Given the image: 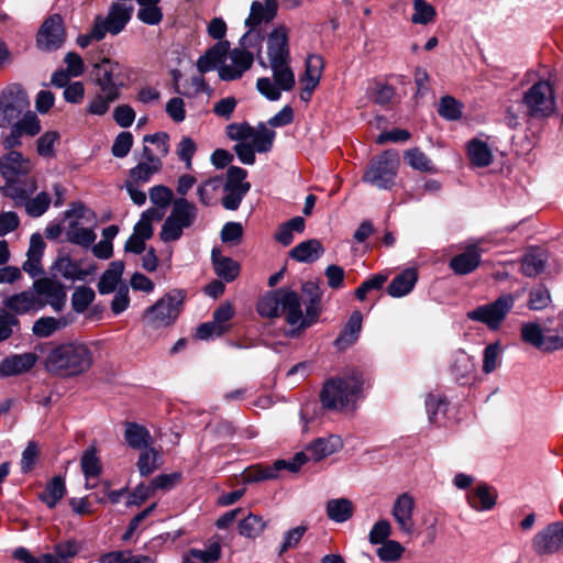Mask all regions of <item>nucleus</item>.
I'll list each match as a JSON object with an SVG mask.
<instances>
[{
  "label": "nucleus",
  "mask_w": 563,
  "mask_h": 563,
  "mask_svg": "<svg viewBox=\"0 0 563 563\" xmlns=\"http://www.w3.org/2000/svg\"><path fill=\"white\" fill-rule=\"evenodd\" d=\"M302 291L309 295L306 313H302L298 294L289 288H279L262 296L257 302V312L265 318L284 316L286 322L295 327L288 332L289 336H296L300 331L312 325L320 313V291L313 283L302 285Z\"/></svg>",
  "instance_id": "f257e3e1"
},
{
  "label": "nucleus",
  "mask_w": 563,
  "mask_h": 563,
  "mask_svg": "<svg viewBox=\"0 0 563 563\" xmlns=\"http://www.w3.org/2000/svg\"><path fill=\"white\" fill-rule=\"evenodd\" d=\"M90 76L98 92L89 100L86 112L90 115L102 117L109 112L111 104L118 101L122 91L129 87L131 69L115 59L102 57L91 64Z\"/></svg>",
  "instance_id": "f03ea898"
},
{
  "label": "nucleus",
  "mask_w": 563,
  "mask_h": 563,
  "mask_svg": "<svg viewBox=\"0 0 563 563\" xmlns=\"http://www.w3.org/2000/svg\"><path fill=\"white\" fill-rule=\"evenodd\" d=\"M93 366V352L80 340L52 344L47 350L44 367L51 375L68 379L87 374Z\"/></svg>",
  "instance_id": "7ed1b4c3"
},
{
  "label": "nucleus",
  "mask_w": 563,
  "mask_h": 563,
  "mask_svg": "<svg viewBox=\"0 0 563 563\" xmlns=\"http://www.w3.org/2000/svg\"><path fill=\"white\" fill-rule=\"evenodd\" d=\"M364 383L363 374L358 369L327 379L319 394L322 408L332 411L353 410Z\"/></svg>",
  "instance_id": "20e7f679"
},
{
  "label": "nucleus",
  "mask_w": 563,
  "mask_h": 563,
  "mask_svg": "<svg viewBox=\"0 0 563 563\" xmlns=\"http://www.w3.org/2000/svg\"><path fill=\"white\" fill-rule=\"evenodd\" d=\"M198 217L195 203L186 198L173 201L170 213L164 220L159 231V239L164 243L176 242L181 239L184 231L191 228Z\"/></svg>",
  "instance_id": "39448f33"
},
{
  "label": "nucleus",
  "mask_w": 563,
  "mask_h": 563,
  "mask_svg": "<svg viewBox=\"0 0 563 563\" xmlns=\"http://www.w3.org/2000/svg\"><path fill=\"white\" fill-rule=\"evenodd\" d=\"M398 166L397 154L391 151H385L371 159L362 181L380 190H390L395 185Z\"/></svg>",
  "instance_id": "423d86ee"
},
{
  "label": "nucleus",
  "mask_w": 563,
  "mask_h": 563,
  "mask_svg": "<svg viewBox=\"0 0 563 563\" xmlns=\"http://www.w3.org/2000/svg\"><path fill=\"white\" fill-rule=\"evenodd\" d=\"M26 91L18 84L5 87L0 95V128H7L20 120L29 110Z\"/></svg>",
  "instance_id": "0eeeda50"
},
{
  "label": "nucleus",
  "mask_w": 563,
  "mask_h": 563,
  "mask_svg": "<svg viewBox=\"0 0 563 563\" xmlns=\"http://www.w3.org/2000/svg\"><path fill=\"white\" fill-rule=\"evenodd\" d=\"M515 296L512 294H504L490 303L478 306L468 311L466 317L472 321L482 322L489 330H498L505 321L507 314L514 308Z\"/></svg>",
  "instance_id": "6e6552de"
},
{
  "label": "nucleus",
  "mask_w": 563,
  "mask_h": 563,
  "mask_svg": "<svg viewBox=\"0 0 563 563\" xmlns=\"http://www.w3.org/2000/svg\"><path fill=\"white\" fill-rule=\"evenodd\" d=\"M289 63L269 64L274 81L268 77L257 79L256 87L258 91L268 100L276 101L280 98L282 91H290L295 87V75Z\"/></svg>",
  "instance_id": "1a4fd4ad"
},
{
  "label": "nucleus",
  "mask_w": 563,
  "mask_h": 563,
  "mask_svg": "<svg viewBox=\"0 0 563 563\" xmlns=\"http://www.w3.org/2000/svg\"><path fill=\"white\" fill-rule=\"evenodd\" d=\"M527 113L532 118H548L555 109V99L552 86L545 80L533 84L523 96Z\"/></svg>",
  "instance_id": "9d476101"
},
{
  "label": "nucleus",
  "mask_w": 563,
  "mask_h": 563,
  "mask_svg": "<svg viewBox=\"0 0 563 563\" xmlns=\"http://www.w3.org/2000/svg\"><path fill=\"white\" fill-rule=\"evenodd\" d=\"M183 300L181 291H170L146 309L144 319L155 328L169 325L177 319Z\"/></svg>",
  "instance_id": "9b49d317"
},
{
  "label": "nucleus",
  "mask_w": 563,
  "mask_h": 563,
  "mask_svg": "<svg viewBox=\"0 0 563 563\" xmlns=\"http://www.w3.org/2000/svg\"><path fill=\"white\" fill-rule=\"evenodd\" d=\"M303 454H295L290 460H277L273 464H257L245 471V479L249 482H261L276 479L282 471L296 473L301 467Z\"/></svg>",
  "instance_id": "f8f14e48"
},
{
  "label": "nucleus",
  "mask_w": 563,
  "mask_h": 563,
  "mask_svg": "<svg viewBox=\"0 0 563 563\" xmlns=\"http://www.w3.org/2000/svg\"><path fill=\"white\" fill-rule=\"evenodd\" d=\"M229 63L222 64L219 67V77L224 81H232L240 79L254 63L253 52L243 48L229 49L227 55Z\"/></svg>",
  "instance_id": "ddd939ff"
},
{
  "label": "nucleus",
  "mask_w": 563,
  "mask_h": 563,
  "mask_svg": "<svg viewBox=\"0 0 563 563\" xmlns=\"http://www.w3.org/2000/svg\"><path fill=\"white\" fill-rule=\"evenodd\" d=\"M66 33L59 14L48 16L37 33V46L47 52L58 49L65 42Z\"/></svg>",
  "instance_id": "4468645a"
},
{
  "label": "nucleus",
  "mask_w": 563,
  "mask_h": 563,
  "mask_svg": "<svg viewBox=\"0 0 563 563\" xmlns=\"http://www.w3.org/2000/svg\"><path fill=\"white\" fill-rule=\"evenodd\" d=\"M563 548V521L548 525L532 540V549L539 555L552 554Z\"/></svg>",
  "instance_id": "2eb2a0df"
},
{
  "label": "nucleus",
  "mask_w": 563,
  "mask_h": 563,
  "mask_svg": "<svg viewBox=\"0 0 563 563\" xmlns=\"http://www.w3.org/2000/svg\"><path fill=\"white\" fill-rule=\"evenodd\" d=\"M416 507L415 498L409 493L400 494L391 507V516L398 529L406 536H412L416 530L413 511Z\"/></svg>",
  "instance_id": "dca6fc26"
},
{
  "label": "nucleus",
  "mask_w": 563,
  "mask_h": 563,
  "mask_svg": "<svg viewBox=\"0 0 563 563\" xmlns=\"http://www.w3.org/2000/svg\"><path fill=\"white\" fill-rule=\"evenodd\" d=\"M10 132L3 139L2 144L5 150L13 151L14 147L21 145L23 135L34 136L41 131V123L34 112H27L20 120L9 125Z\"/></svg>",
  "instance_id": "f3484780"
},
{
  "label": "nucleus",
  "mask_w": 563,
  "mask_h": 563,
  "mask_svg": "<svg viewBox=\"0 0 563 563\" xmlns=\"http://www.w3.org/2000/svg\"><path fill=\"white\" fill-rule=\"evenodd\" d=\"M55 268L66 280L85 282L96 273L97 265L88 260H73L64 256L55 262Z\"/></svg>",
  "instance_id": "a211bd4d"
},
{
  "label": "nucleus",
  "mask_w": 563,
  "mask_h": 563,
  "mask_svg": "<svg viewBox=\"0 0 563 563\" xmlns=\"http://www.w3.org/2000/svg\"><path fill=\"white\" fill-rule=\"evenodd\" d=\"M37 189L36 179L32 174L7 179L0 187L3 196L12 199L16 207L22 206L26 198L31 197Z\"/></svg>",
  "instance_id": "6ab92c4d"
},
{
  "label": "nucleus",
  "mask_w": 563,
  "mask_h": 563,
  "mask_svg": "<svg viewBox=\"0 0 563 563\" xmlns=\"http://www.w3.org/2000/svg\"><path fill=\"white\" fill-rule=\"evenodd\" d=\"M131 8L121 3H113L107 16L97 15L95 19L96 24L101 26V31L112 35L119 34L128 24L131 19Z\"/></svg>",
  "instance_id": "aec40b11"
},
{
  "label": "nucleus",
  "mask_w": 563,
  "mask_h": 563,
  "mask_svg": "<svg viewBox=\"0 0 563 563\" xmlns=\"http://www.w3.org/2000/svg\"><path fill=\"white\" fill-rule=\"evenodd\" d=\"M267 56L269 64L290 62L288 29L285 25H279L269 33Z\"/></svg>",
  "instance_id": "412c9836"
},
{
  "label": "nucleus",
  "mask_w": 563,
  "mask_h": 563,
  "mask_svg": "<svg viewBox=\"0 0 563 563\" xmlns=\"http://www.w3.org/2000/svg\"><path fill=\"white\" fill-rule=\"evenodd\" d=\"M342 448V440L338 435H329L327 438H318L306 446V450L297 454H303L301 466L308 461L319 462Z\"/></svg>",
  "instance_id": "4be33fe9"
},
{
  "label": "nucleus",
  "mask_w": 563,
  "mask_h": 563,
  "mask_svg": "<svg viewBox=\"0 0 563 563\" xmlns=\"http://www.w3.org/2000/svg\"><path fill=\"white\" fill-rule=\"evenodd\" d=\"M33 165L21 152L10 151L0 158V174L7 179L31 174Z\"/></svg>",
  "instance_id": "5701e85b"
},
{
  "label": "nucleus",
  "mask_w": 563,
  "mask_h": 563,
  "mask_svg": "<svg viewBox=\"0 0 563 563\" xmlns=\"http://www.w3.org/2000/svg\"><path fill=\"white\" fill-rule=\"evenodd\" d=\"M482 250L477 244L467 245L463 253L453 256L449 267L456 275H467L474 272L481 263Z\"/></svg>",
  "instance_id": "b1692460"
},
{
  "label": "nucleus",
  "mask_w": 563,
  "mask_h": 563,
  "mask_svg": "<svg viewBox=\"0 0 563 563\" xmlns=\"http://www.w3.org/2000/svg\"><path fill=\"white\" fill-rule=\"evenodd\" d=\"M37 361L35 353L13 354L0 362V376L10 377L21 375L34 367Z\"/></svg>",
  "instance_id": "393cba45"
},
{
  "label": "nucleus",
  "mask_w": 563,
  "mask_h": 563,
  "mask_svg": "<svg viewBox=\"0 0 563 563\" xmlns=\"http://www.w3.org/2000/svg\"><path fill=\"white\" fill-rule=\"evenodd\" d=\"M230 49V43L228 41H220L210 47L202 56L197 60V68L201 74L208 73L213 69H218L227 60V55Z\"/></svg>",
  "instance_id": "a878e982"
},
{
  "label": "nucleus",
  "mask_w": 563,
  "mask_h": 563,
  "mask_svg": "<svg viewBox=\"0 0 563 563\" xmlns=\"http://www.w3.org/2000/svg\"><path fill=\"white\" fill-rule=\"evenodd\" d=\"M34 291L42 297L45 303L51 305L55 309H59L66 295L60 284L51 278H38L33 283Z\"/></svg>",
  "instance_id": "bb28decb"
},
{
  "label": "nucleus",
  "mask_w": 563,
  "mask_h": 563,
  "mask_svg": "<svg viewBox=\"0 0 563 563\" xmlns=\"http://www.w3.org/2000/svg\"><path fill=\"white\" fill-rule=\"evenodd\" d=\"M277 0L253 1L249 18L245 20V25L247 27H256L261 23H269L277 15Z\"/></svg>",
  "instance_id": "cd10ccee"
},
{
  "label": "nucleus",
  "mask_w": 563,
  "mask_h": 563,
  "mask_svg": "<svg viewBox=\"0 0 563 563\" xmlns=\"http://www.w3.org/2000/svg\"><path fill=\"white\" fill-rule=\"evenodd\" d=\"M211 262L216 275L225 283L235 280L240 275V264L233 258L222 255L218 249L212 250Z\"/></svg>",
  "instance_id": "c85d7f7f"
},
{
  "label": "nucleus",
  "mask_w": 563,
  "mask_h": 563,
  "mask_svg": "<svg viewBox=\"0 0 563 563\" xmlns=\"http://www.w3.org/2000/svg\"><path fill=\"white\" fill-rule=\"evenodd\" d=\"M124 427V440L130 448L134 450L152 448L153 439L147 428L131 421H126Z\"/></svg>",
  "instance_id": "c756f323"
},
{
  "label": "nucleus",
  "mask_w": 563,
  "mask_h": 563,
  "mask_svg": "<svg viewBox=\"0 0 563 563\" xmlns=\"http://www.w3.org/2000/svg\"><path fill=\"white\" fill-rule=\"evenodd\" d=\"M496 490L487 484H479L467 494V503L476 511L490 510L496 505Z\"/></svg>",
  "instance_id": "7c9ffc66"
},
{
  "label": "nucleus",
  "mask_w": 563,
  "mask_h": 563,
  "mask_svg": "<svg viewBox=\"0 0 563 563\" xmlns=\"http://www.w3.org/2000/svg\"><path fill=\"white\" fill-rule=\"evenodd\" d=\"M548 254L540 247L530 249L521 258V273L527 277L541 274L548 262Z\"/></svg>",
  "instance_id": "2f4dec72"
},
{
  "label": "nucleus",
  "mask_w": 563,
  "mask_h": 563,
  "mask_svg": "<svg viewBox=\"0 0 563 563\" xmlns=\"http://www.w3.org/2000/svg\"><path fill=\"white\" fill-rule=\"evenodd\" d=\"M418 280L416 268H407L397 275L388 285L387 292L391 297L399 298L408 295Z\"/></svg>",
  "instance_id": "473e14b6"
},
{
  "label": "nucleus",
  "mask_w": 563,
  "mask_h": 563,
  "mask_svg": "<svg viewBox=\"0 0 563 563\" xmlns=\"http://www.w3.org/2000/svg\"><path fill=\"white\" fill-rule=\"evenodd\" d=\"M362 321L363 316L358 310L352 312L343 330L334 342L338 349H345L357 340L362 330Z\"/></svg>",
  "instance_id": "72a5a7b5"
},
{
  "label": "nucleus",
  "mask_w": 563,
  "mask_h": 563,
  "mask_svg": "<svg viewBox=\"0 0 563 563\" xmlns=\"http://www.w3.org/2000/svg\"><path fill=\"white\" fill-rule=\"evenodd\" d=\"M323 251L320 241L311 239L296 245L290 251V256L298 262L311 263L317 261L323 254Z\"/></svg>",
  "instance_id": "f704fd0d"
},
{
  "label": "nucleus",
  "mask_w": 563,
  "mask_h": 563,
  "mask_svg": "<svg viewBox=\"0 0 563 563\" xmlns=\"http://www.w3.org/2000/svg\"><path fill=\"white\" fill-rule=\"evenodd\" d=\"M80 466L87 479L85 486L87 489H90L93 486L89 485V479L97 478L102 471L101 461L97 454V449L95 446H90L84 451L80 460Z\"/></svg>",
  "instance_id": "c9c22d12"
},
{
  "label": "nucleus",
  "mask_w": 563,
  "mask_h": 563,
  "mask_svg": "<svg viewBox=\"0 0 563 563\" xmlns=\"http://www.w3.org/2000/svg\"><path fill=\"white\" fill-rule=\"evenodd\" d=\"M325 510L330 520L342 523L352 518L354 507L347 498H334L327 503Z\"/></svg>",
  "instance_id": "e433bc0d"
},
{
  "label": "nucleus",
  "mask_w": 563,
  "mask_h": 563,
  "mask_svg": "<svg viewBox=\"0 0 563 563\" xmlns=\"http://www.w3.org/2000/svg\"><path fill=\"white\" fill-rule=\"evenodd\" d=\"M4 306L15 313L23 314L37 307V299L33 291L25 290L8 297Z\"/></svg>",
  "instance_id": "4c0bfd02"
},
{
  "label": "nucleus",
  "mask_w": 563,
  "mask_h": 563,
  "mask_svg": "<svg viewBox=\"0 0 563 563\" xmlns=\"http://www.w3.org/2000/svg\"><path fill=\"white\" fill-rule=\"evenodd\" d=\"M305 219L302 217H294L289 221L280 224L275 233V240L284 246H288L294 241V233H301L305 230Z\"/></svg>",
  "instance_id": "58836bf2"
},
{
  "label": "nucleus",
  "mask_w": 563,
  "mask_h": 563,
  "mask_svg": "<svg viewBox=\"0 0 563 563\" xmlns=\"http://www.w3.org/2000/svg\"><path fill=\"white\" fill-rule=\"evenodd\" d=\"M467 154L471 163L477 167H486L493 161V154L487 143L476 139L468 142Z\"/></svg>",
  "instance_id": "ea45409f"
},
{
  "label": "nucleus",
  "mask_w": 563,
  "mask_h": 563,
  "mask_svg": "<svg viewBox=\"0 0 563 563\" xmlns=\"http://www.w3.org/2000/svg\"><path fill=\"white\" fill-rule=\"evenodd\" d=\"M67 241L82 246L89 247L96 241L97 234L93 229L81 227L77 221L70 222L66 231Z\"/></svg>",
  "instance_id": "a19ab883"
},
{
  "label": "nucleus",
  "mask_w": 563,
  "mask_h": 563,
  "mask_svg": "<svg viewBox=\"0 0 563 563\" xmlns=\"http://www.w3.org/2000/svg\"><path fill=\"white\" fill-rule=\"evenodd\" d=\"M66 492L65 481L60 476L51 479L40 495V499L48 507L54 508L64 497Z\"/></svg>",
  "instance_id": "79ce46f5"
},
{
  "label": "nucleus",
  "mask_w": 563,
  "mask_h": 563,
  "mask_svg": "<svg viewBox=\"0 0 563 563\" xmlns=\"http://www.w3.org/2000/svg\"><path fill=\"white\" fill-rule=\"evenodd\" d=\"M161 0H136L140 5L137 18L145 24L157 25L163 20V11L157 5Z\"/></svg>",
  "instance_id": "37998d69"
},
{
  "label": "nucleus",
  "mask_w": 563,
  "mask_h": 563,
  "mask_svg": "<svg viewBox=\"0 0 563 563\" xmlns=\"http://www.w3.org/2000/svg\"><path fill=\"white\" fill-rule=\"evenodd\" d=\"M221 556L219 543H212L206 549H191L185 556L184 563H218Z\"/></svg>",
  "instance_id": "c03bdc74"
},
{
  "label": "nucleus",
  "mask_w": 563,
  "mask_h": 563,
  "mask_svg": "<svg viewBox=\"0 0 563 563\" xmlns=\"http://www.w3.org/2000/svg\"><path fill=\"white\" fill-rule=\"evenodd\" d=\"M275 139V132L265 124H260L256 129L253 128V133L250 136L251 145L258 153H267L272 150Z\"/></svg>",
  "instance_id": "a18cd8bd"
},
{
  "label": "nucleus",
  "mask_w": 563,
  "mask_h": 563,
  "mask_svg": "<svg viewBox=\"0 0 563 563\" xmlns=\"http://www.w3.org/2000/svg\"><path fill=\"white\" fill-rule=\"evenodd\" d=\"M163 213L156 208L145 210L133 229V234L148 240L153 235V221L159 220Z\"/></svg>",
  "instance_id": "49530a36"
},
{
  "label": "nucleus",
  "mask_w": 563,
  "mask_h": 563,
  "mask_svg": "<svg viewBox=\"0 0 563 563\" xmlns=\"http://www.w3.org/2000/svg\"><path fill=\"white\" fill-rule=\"evenodd\" d=\"M100 563H155L148 555L133 554L131 551H112L100 556Z\"/></svg>",
  "instance_id": "de8ad7c7"
},
{
  "label": "nucleus",
  "mask_w": 563,
  "mask_h": 563,
  "mask_svg": "<svg viewBox=\"0 0 563 563\" xmlns=\"http://www.w3.org/2000/svg\"><path fill=\"white\" fill-rule=\"evenodd\" d=\"M475 364L473 358L463 351L454 354L453 363L451 365V373L457 380L468 378L474 372Z\"/></svg>",
  "instance_id": "09e8293b"
},
{
  "label": "nucleus",
  "mask_w": 563,
  "mask_h": 563,
  "mask_svg": "<svg viewBox=\"0 0 563 563\" xmlns=\"http://www.w3.org/2000/svg\"><path fill=\"white\" fill-rule=\"evenodd\" d=\"M52 198L48 192L41 191L34 198H26L22 206L25 208L26 213L32 218H38L44 214L49 208Z\"/></svg>",
  "instance_id": "8fccbe9b"
},
{
  "label": "nucleus",
  "mask_w": 563,
  "mask_h": 563,
  "mask_svg": "<svg viewBox=\"0 0 563 563\" xmlns=\"http://www.w3.org/2000/svg\"><path fill=\"white\" fill-rule=\"evenodd\" d=\"M251 185L239 186V187H227L223 186L224 196L222 198V206L227 210H236L243 198L250 191Z\"/></svg>",
  "instance_id": "3c124183"
},
{
  "label": "nucleus",
  "mask_w": 563,
  "mask_h": 563,
  "mask_svg": "<svg viewBox=\"0 0 563 563\" xmlns=\"http://www.w3.org/2000/svg\"><path fill=\"white\" fill-rule=\"evenodd\" d=\"M222 187V178L221 177H214L209 178L202 184H200L197 188V196L199 198V201L205 206H210L213 203L216 199L217 192Z\"/></svg>",
  "instance_id": "603ef678"
},
{
  "label": "nucleus",
  "mask_w": 563,
  "mask_h": 563,
  "mask_svg": "<svg viewBox=\"0 0 563 563\" xmlns=\"http://www.w3.org/2000/svg\"><path fill=\"white\" fill-rule=\"evenodd\" d=\"M95 291L87 286L77 287L71 295V307L77 313H82L87 310L90 303L95 300Z\"/></svg>",
  "instance_id": "864d4df0"
},
{
  "label": "nucleus",
  "mask_w": 563,
  "mask_h": 563,
  "mask_svg": "<svg viewBox=\"0 0 563 563\" xmlns=\"http://www.w3.org/2000/svg\"><path fill=\"white\" fill-rule=\"evenodd\" d=\"M462 103L451 96H444L440 99L438 113L441 118L455 121L462 117Z\"/></svg>",
  "instance_id": "5fc2aeb1"
},
{
  "label": "nucleus",
  "mask_w": 563,
  "mask_h": 563,
  "mask_svg": "<svg viewBox=\"0 0 563 563\" xmlns=\"http://www.w3.org/2000/svg\"><path fill=\"white\" fill-rule=\"evenodd\" d=\"M159 454L154 448L143 450L139 456L136 466L142 476H147L158 468Z\"/></svg>",
  "instance_id": "6e6d98bb"
},
{
  "label": "nucleus",
  "mask_w": 563,
  "mask_h": 563,
  "mask_svg": "<svg viewBox=\"0 0 563 563\" xmlns=\"http://www.w3.org/2000/svg\"><path fill=\"white\" fill-rule=\"evenodd\" d=\"M545 330L540 324L527 322L521 325V340L539 350L543 345Z\"/></svg>",
  "instance_id": "4d7b16f0"
},
{
  "label": "nucleus",
  "mask_w": 563,
  "mask_h": 563,
  "mask_svg": "<svg viewBox=\"0 0 563 563\" xmlns=\"http://www.w3.org/2000/svg\"><path fill=\"white\" fill-rule=\"evenodd\" d=\"M405 552V548L395 540H387L376 550V554L382 562H396Z\"/></svg>",
  "instance_id": "13d9d810"
},
{
  "label": "nucleus",
  "mask_w": 563,
  "mask_h": 563,
  "mask_svg": "<svg viewBox=\"0 0 563 563\" xmlns=\"http://www.w3.org/2000/svg\"><path fill=\"white\" fill-rule=\"evenodd\" d=\"M162 166L151 163L140 162L135 167L130 170V178L132 183L144 184L147 183L154 174L159 172Z\"/></svg>",
  "instance_id": "bf43d9fd"
},
{
  "label": "nucleus",
  "mask_w": 563,
  "mask_h": 563,
  "mask_svg": "<svg viewBox=\"0 0 563 563\" xmlns=\"http://www.w3.org/2000/svg\"><path fill=\"white\" fill-rule=\"evenodd\" d=\"M551 302L549 289L543 285H538L530 290L528 307L531 310H542Z\"/></svg>",
  "instance_id": "052dcab7"
},
{
  "label": "nucleus",
  "mask_w": 563,
  "mask_h": 563,
  "mask_svg": "<svg viewBox=\"0 0 563 563\" xmlns=\"http://www.w3.org/2000/svg\"><path fill=\"white\" fill-rule=\"evenodd\" d=\"M265 523L258 516L250 514L239 523L240 534L247 538L257 537L264 529Z\"/></svg>",
  "instance_id": "680f3d73"
},
{
  "label": "nucleus",
  "mask_w": 563,
  "mask_h": 563,
  "mask_svg": "<svg viewBox=\"0 0 563 563\" xmlns=\"http://www.w3.org/2000/svg\"><path fill=\"white\" fill-rule=\"evenodd\" d=\"M413 10L411 21L415 24H428L434 19L435 10L424 0H415Z\"/></svg>",
  "instance_id": "e2e57ef3"
},
{
  "label": "nucleus",
  "mask_w": 563,
  "mask_h": 563,
  "mask_svg": "<svg viewBox=\"0 0 563 563\" xmlns=\"http://www.w3.org/2000/svg\"><path fill=\"white\" fill-rule=\"evenodd\" d=\"M263 35L256 27H249V31L241 37L239 47L245 51L256 52L260 55L262 49Z\"/></svg>",
  "instance_id": "0e129e2a"
},
{
  "label": "nucleus",
  "mask_w": 563,
  "mask_h": 563,
  "mask_svg": "<svg viewBox=\"0 0 563 563\" xmlns=\"http://www.w3.org/2000/svg\"><path fill=\"white\" fill-rule=\"evenodd\" d=\"M60 328V322L54 317H44L36 320L32 331L38 338H48Z\"/></svg>",
  "instance_id": "69168bd1"
},
{
  "label": "nucleus",
  "mask_w": 563,
  "mask_h": 563,
  "mask_svg": "<svg viewBox=\"0 0 563 563\" xmlns=\"http://www.w3.org/2000/svg\"><path fill=\"white\" fill-rule=\"evenodd\" d=\"M405 159L415 169L430 172L432 163L419 148H411L405 153Z\"/></svg>",
  "instance_id": "338daca9"
},
{
  "label": "nucleus",
  "mask_w": 563,
  "mask_h": 563,
  "mask_svg": "<svg viewBox=\"0 0 563 563\" xmlns=\"http://www.w3.org/2000/svg\"><path fill=\"white\" fill-rule=\"evenodd\" d=\"M391 533V526L388 520L380 519L372 527L368 540L372 544H382L389 540Z\"/></svg>",
  "instance_id": "774afa93"
}]
</instances>
